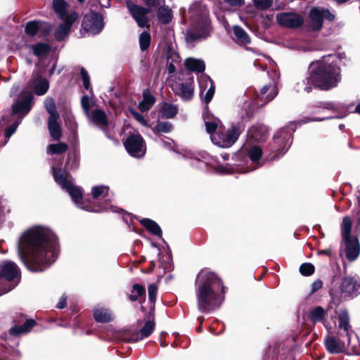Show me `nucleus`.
<instances>
[{
  "instance_id": "57",
  "label": "nucleus",
  "mask_w": 360,
  "mask_h": 360,
  "mask_svg": "<svg viewBox=\"0 0 360 360\" xmlns=\"http://www.w3.org/2000/svg\"><path fill=\"white\" fill-rule=\"evenodd\" d=\"M105 190H108V186H95L92 188V197L94 199H98L101 195L105 193Z\"/></svg>"
},
{
  "instance_id": "51",
  "label": "nucleus",
  "mask_w": 360,
  "mask_h": 360,
  "mask_svg": "<svg viewBox=\"0 0 360 360\" xmlns=\"http://www.w3.org/2000/svg\"><path fill=\"white\" fill-rule=\"evenodd\" d=\"M39 26L40 27V29L39 30V32L40 34L39 37H46L49 35L53 29L51 24L40 20H39Z\"/></svg>"
},
{
  "instance_id": "21",
  "label": "nucleus",
  "mask_w": 360,
  "mask_h": 360,
  "mask_svg": "<svg viewBox=\"0 0 360 360\" xmlns=\"http://www.w3.org/2000/svg\"><path fill=\"white\" fill-rule=\"evenodd\" d=\"M324 345L330 354L343 353L345 350V342L341 339H336L333 335H327L324 340Z\"/></svg>"
},
{
  "instance_id": "50",
  "label": "nucleus",
  "mask_w": 360,
  "mask_h": 360,
  "mask_svg": "<svg viewBox=\"0 0 360 360\" xmlns=\"http://www.w3.org/2000/svg\"><path fill=\"white\" fill-rule=\"evenodd\" d=\"M22 119L19 117L13 124L7 127L4 131L6 139H9L11 136L15 132L21 122Z\"/></svg>"
},
{
  "instance_id": "42",
  "label": "nucleus",
  "mask_w": 360,
  "mask_h": 360,
  "mask_svg": "<svg viewBox=\"0 0 360 360\" xmlns=\"http://www.w3.org/2000/svg\"><path fill=\"white\" fill-rule=\"evenodd\" d=\"M352 220L349 217L346 216L342 219V226H341V232H342V238H346L348 237L353 236L351 235L352 232Z\"/></svg>"
},
{
  "instance_id": "58",
  "label": "nucleus",
  "mask_w": 360,
  "mask_h": 360,
  "mask_svg": "<svg viewBox=\"0 0 360 360\" xmlns=\"http://www.w3.org/2000/svg\"><path fill=\"white\" fill-rule=\"evenodd\" d=\"M172 53L169 49L167 53V70L169 74H174L176 72V67L173 63V60L169 62V59L172 57Z\"/></svg>"
},
{
  "instance_id": "37",
  "label": "nucleus",
  "mask_w": 360,
  "mask_h": 360,
  "mask_svg": "<svg viewBox=\"0 0 360 360\" xmlns=\"http://www.w3.org/2000/svg\"><path fill=\"white\" fill-rule=\"evenodd\" d=\"M174 129L173 124L167 121H158L155 126L152 129L153 132L155 134H159L161 133H169Z\"/></svg>"
},
{
  "instance_id": "6",
  "label": "nucleus",
  "mask_w": 360,
  "mask_h": 360,
  "mask_svg": "<svg viewBox=\"0 0 360 360\" xmlns=\"http://www.w3.org/2000/svg\"><path fill=\"white\" fill-rule=\"evenodd\" d=\"M20 270L13 261L6 260L0 264V295L15 288L20 282Z\"/></svg>"
},
{
  "instance_id": "28",
  "label": "nucleus",
  "mask_w": 360,
  "mask_h": 360,
  "mask_svg": "<svg viewBox=\"0 0 360 360\" xmlns=\"http://www.w3.org/2000/svg\"><path fill=\"white\" fill-rule=\"evenodd\" d=\"M52 170L54 181L59 184L63 189H65L72 184V182L68 179L69 174L65 169L62 172L60 168H56L53 167Z\"/></svg>"
},
{
  "instance_id": "34",
  "label": "nucleus",
  "mask_w": 360,
  "mask_h": 360,
  "mask_svg": "<svg viewBox=\"0 0 360 360\" xmlns=\"http://www.w3.org/2000/svg\"><path fill=\"white\" fill-rule=\"evenodd\" d=\"M91 119L94 123L101 126H108V121L104 110L96 108L91 111Z\"/></svg>"
},
{
  "instance_id": "55",
  "label": "nucleus",
  "mask_w": 360,
  "mask_h": 360,
  "mask_svg": "<svg viewBox=\"0 0 360 360\" xmlns=\"http://www.w3.org/2000/svg\"><path fill=\"white\" fill-rule=\"evenodd\" d=\"M210 86L208 89V90L207 91L205 96L202 98L203 101L206 104H208L212 101V99L214 96V92H215V85H214V82L211 79H210Z\"/></svg>"
},
{
  "instance_id": "25",
  "label": "nucleus",
  "mask_w": 360,
  "mask_h": 360,
  "mask_svg": "<svg viewBox=\"0 0 360 360\" xmlns=\"http://www.w3.org/2000/svg\"><path fill=\"white\" fill-rule=\"evenodd\" d=\"M177 105L169 102H164L158 110V115L163 120L173 119L178 114Z\"/></svg>"
},
{
  "instance_id": "32",
  "label": "nucleus",
  "mask_w": 360,
  "mask_h": 360,
  "mask_svg": "<svg viewBox=\"0 0 360 360\" xmlns=\"http://www.w3.org/2000/svg\"><path fill=\"white\" fill-rule=\"evenodd\" d=\"M233 36L232 39L240 45H246L250 43L251 40L248 34L240 26L233 27Z\"/></svg>"
},
{
  "instance_id": "30",
  "label": "nucleus",
  "mask_w": 360,
  "mask_h": 360,
  "mask_svg": "<svg viewBox=\"0 0 360 360\" xmlns=\"http://www.w3.org/2000/svg\"><path fill=\"white\" fill-rule=\"evenodd\" d=\"M184 66L187 70L198 73H202L205 70L204 61L193 58H186L184 61Z\"/></svg>"
},
{
  "instance_id": "26",
  "label": "nucleus",
  "mask_w": 360,
  "mask_h": 360,
  "mask_svg": "<svg viewBox=\"0 0 360 360\" xmlns=\"http://www.w3.org/2000/svg\"><path fill=\"white\" fill-rule=\"evenodd\" d=\"M128 298L131 302L138 301L140 304H143L146 301L145 287L139 283L134 284Z\"/></svg>"
},
{
  "instance_id": "3",
  "label": "nucleus",
  "mask_w": 360,
  "mask_h": 360,
  "mask_svg": "<svg viewBox=\"0 0 360 360\" xmlns=\"http://www.w3.org/2000/svg\"><path fill=\"white\" fill-rule=\"evenodd\" d=\"M332 55L322 57L321 60L312 62L309 65L308 84L322 91L336 87L341 80V69Z\"/></svg>"
},
{
  "instance_id": "22",
  "label": "nucleus",
  "mask_w": 360,
  "mask_h": 360,
  "mask_svg": "<svg viewBox=\"0 0 360 360\" xmlns=\"http://www.w3.org/2000/svg\"><path fill=\"white\" fill-rule=\"evenodd\" d=\"M30 82L33 83V90L37 96H43L48 91L49 82L40 74L34 75Z\"/></svg>"
},
{
  "instance_id": "27",
  "label": "nucleus",
  "mask_w": 360,
  "mask_h": 360,
  "mask_svg": "<svg viewBox=\"0 0 360 360\" xmlns=\"http://www.w3.org/2000/svg\"><path fill=\"white\" fill-rule=\"evenodd\" d=\"M179 90L180 96L184 101H190L193 97L194 94V79L190 78L189 82H182L179 84Z\"/></svg>"
},
{
  "instance_id": "46",
  "label": "nucleus",
  "mask_w": 360,
  "mask_h": 360,
  "mask_svg": "<svg viewBox=\"0 0 360 360\" xmlns=\"http://www.w3.org/2000/svg\"><path fill=\"white\" fill-rule=\"evenodd\" d=\"M300 273L304 276H310L314 274L315 267L311 263L306 262L300 265Z\"/></svg>"
},
{
  "instance_id": "35",
  "label": "nucleus",
  "mask_w": 360,
  "mask_h": 360,
  "mask_svg": "<svg viewBox=\"0 0 360 360\" xmlns=\"http://www.w3.org/2000/svg\"><path fill=\"white\" fill-rule=\"evenodd\" d=\"M204 121L206 127V131L208 134H210L211 140L212 141V135H214V133L218 130L219 126L218 125V122L219 120L217 118H214L212 120V116L207 113L204 115Z\"/></svg>"
},
{
  "instance_id": "8",
  "label": "nucleus",
  "mask_w": 360,
  "mask_h": 360,
  "mask_svg": "<svg viewBox=\"0 0 360 360\" xmlns=\"http://www.w3.org/2000/svg\"><path fill=\"white\" fill-rule=\"evenodd\" d=\"M310 25H305L307 30H311L314 32H319L323 27V20L329 22L335 20V15L328 8L322 7H313L309 12Z\"/></svg>"
},
{
  "instance_id": "40",
  "label": "nucleus",
  "mask_w": 360,
  "mask_h": 360,
  "mask_svg": "<svg viewBox=\"0 0 360 360\" xmlns=\"http://www.w3.org/2000/svg\"><path fill=\"white\" fill-rule=\"evenodd\" d=\"M68 4L65 0H53V8L60 18H63L68 11Z\"/></svg>"
},
{
  "instance_id": "39",
  "label": "nucleus",
  "mask_w": 360,
  "mask_h": 360,
  "mask_svg": "<svg viewBox=\"0 0 360 360\" xmlns=\"http://www.w3.org/2000/svg\"><path fill=\"white\" fill-rule=\"evenodd\" d=\"M32 49L34 56L40 57L48 54L51 48L50 46L46 43L38 42L32 45Z\"/></svg>"
},
{
  "instance_id": "60",
  "label": "nucleus",
  "mask_w": 360,
  "mask_h": 360,
  "mask_svg": "<svg viewBox=\"0 0 360 360\" xmlns=\"http://www.w3.org/2000/svg\"><path fill=\"white\" fill-rule=\"evenodd\" d=\"M323 287V282L320 279H317L314 281L311 285V290L310 294L312 295L315 293L316 291L322 288Z\"/></svg>"
},
{
  "instance_id": "1",
  "label": "nucleus",
  "mask_w": 360,
  "mask_h": 360,
  "mask_svg": "<svg viewBox=\"0 0 360 360\" xmlns=\"http://www.w3.org/2000/svg\"><path fill=\"white\" fill-rule=\"evenodd\" d=\"M57 236L48 229L34 226L20 238L18 253L24 265L31 271L39 272L50 266L58 255Z\"/></svg>"
},
{
  "instance_id": "48",
  "label": "nucleus",
  "mask_w": 360,
  "mask_h": 360,
  "mask_svg": "<svg viewBox=\"0 0 360 360\" xmlns=\"http://www.w3.org/2000/svg\"><path fill=\"white\" fill-rule=\"evenodd\" d=\"M79 18V14L76 11H72L70 13H68V11L65 12V15L63 17V18H60L64 22L65 25L68 26L69 27H72V24L76 21V20Z\"/></svg>"
},
{
  "instance_id": "56",
  "label": "nucleus",
  "mask_w": 360,
  "mask_h": 360,
  "mask_svg": "<svg viewBox=\"0 0 360 360\" xmlns=\"http://www.w3.org/2000/svg\"><path fill=\"white\" fill-rule=\"evenodd\" d=\"M253 2L258 9L266 10L271 6L273 0H253Z\"/></svg>"
},
{
  "instance_id": "23",
  "label": "nucleus",
  "mask_w": 360,
  "mask_h": 360,
  "mask_svg": "<svg viewBox=\"0 0 360 360\" xmlns=\"http://www.w3.org/2000/svg\"><path fill=\"white\" fill-rule=\"evenodd\" d=\"M338 321L339 325L338 328L340 330H342L347 340V344H350V338L351 335L350 333L352 331V326L350 325L349 321V315L347 309H345L341 310L340 313L338 315Z\"/></svg>"
},
{
  "instance_id": "31",
  "label": "nucleus",
  "mask_w": 360,
  "mask_h": 360,
  "mask_svg": "<svg viewBox=\"0 0 360 360\" xmlns=\"http://www.w3.org/2000/svg\"><path fill=\"white\" fill-rule=\"evenodd\" d=\"M58 117H49L48 129L50 136L56 141H59L62 136V129L58 122Z\"/></svg>"
},
{
  "instance_id": "47",
  "label": "nucleus",
  "mask_w": 360,
  "mask_h": 360,
  "mask_svg": "<svg viewBox=\"0 0 360 360\" xmlns=\"http://www.w3.org/2000/svg\"><path fill=\"white\" fill-rule=\"evenodd\" d=\"M158 17L160 21L164 24H168L172 20V14L168 9H158Z\"/></svg>"
},
{
  "instance_id": "5",
  "label": "nucleus",
  "mask_w": 360,
  "mask_h": 360,
  "mask_svg": "<svg viewBox=\"0 0 360 360\" xmlns=\"http://www.w3.org/2000/svg\"><path fill=\"white\" fill-rule=\"evenodd\" d=\"M262 156V150L259 146H254L249 148L248 154L243 152L235 154V162L232 165H219L218 171L222 174H231L234 173H247L255 169L248 165L249 160L252 162H258Z\"/></svg>"
},
{
  "instance_id": "7",
  "label": "nucleus",
  "mask_w": 360,
  "mask_h": 360,
  "mask_svg": "<svg viewBox=\"0 0 360 360\" xmlns=\"http://www.w3.org/2000/svg\"><path fill=\"white\" fill-rule=\"evenodd\" d=\"M241 133L242 129L238 124L231 125L228 129L219 125L218 130L212 135V143L221 148H229L236 142Z\"/></svg>"
},
{
  "instance_id": "62",
  "label": "nucleus",
  "mask_w": 360,
  "mask_h": 360,
  "mask_svg": "<svg viewBox=\"0 0 360 360\" xmlns=\"http://www.w3.org/2000/svg\"><path fill=\"white\" fill-rule=\"evenodd\" d=\"M224 1L231 6H241L244 4V0H224Z\"/></svg>"
},
{
  "instance_id": "33",
  "label": "nucleus",
  "mask_w": 360,
  "mask_h": 360,
  "mask_svg": "<svg viewBox=\"0 0 360 360\" xmlns=\"http://www.w3.org/2000/svg\"><path fill=\"white\" fill-rule=\"evenodd\" d=\"M94 318L98 323H109L113 320L111 311L105 308H97L94 310Z\"/></svg>"
},
{
  "instance_id": "19",
  "label": "nucleus",
  "mask_w": 360,
  "mask_h": 360,
  "mask_svg": "<svg viewBox=\"0 0 360 360\" xmlns=\"http://www.w3.org/2000/svg\"><path fill=\"white\" fill-rule=\"evenodd\" d=\"M345 245V254L348 260L352 262L357 259L360 254V243L356 236L342 238Z\"/></svg>"
},
{
  "instance_id": "20",
  "label": "nucleus",
  "mask_w": 360,
  "mask_h": 360,
  "mask_svg": "<svg viewBox=\"0 0 360 360\" xmlns=\"http://www.w3.org/2000/svg\"><path fill=\"white\" fill-rule=\"evenodd\" d=\"M247 136L250 141L262 143L267 139L268 129L264 124H255L248 129Z\"/></svg>"
},
{
  "instance_id": "53",
  "label": "nucleus",
  "mask_w": 360,
  "mask_h": 360,
  "mask_svg": "<svg viewBox=\"0 0 360 360\" xmlns=\"http://www.w3.org/2000/svg\"><path fill=\"white\" fill-rule=\"evenodd\" d=\"M148 299L151 304H155V301L158 294V286L155 283H151L148 285Z\"/></svg>"
},
{
  "instance_id": "44",
  "label": "nucleus",
  "mask_w": 360,
  "mask_h": 360,
  "mask_svg": "<svg viewBox=\"0 0 360 360\" xmlns=\"http://www.w3.org/2000/svg\"><path fill=\"white\" fill-rule=\"evenodd\" d=\"M40 27L39 26V20H31L26 23L25 27V32L30 37H35L39 32Z\"/></svg>"
},
{
  "instance_id": "16",
  "label": "nucleus",
  "mask_w": 360,
  "mask_h": 360,
  "mask_svg": "<svg viewBox=\"0 0 360 360\" xmlns=\"http://www.w3.org/2000/svg\"><path fill=\"white\" fill-rule=\"evenodd\" d=\"M276 20L281 26L290 29H297L304 25V18L295 12L281 13L277 15Z\"/></svg>"
},
{
  "instance_id": "17",
  "label": "nucleus",
  "mask_w": 360,
  "mask_h": 360,
  "mask_svg": "<svg viewBox=\"0 0 360 360\" xmlns=\"http://www.w3.org/2000/svg\"><path fill=\"white\" fill-rule=\"evenodd\" d=\"M25 321V322L21 325H15L10 330V333L13 335H20L22 334H25L31 331V330L37 325V321L33 319H26L25 316L20 314L19 316H17L14 321L16 323H20Z\"/></svg>"
},
{
  "instance_id": "13",
  "label": "nucleus",
  "mask_w": 360,
  "mask_h": 360,
  "mask_svg": "<svg viewBox=\"0 0 360 360\" xmlns=\"http://www.w3.org/2000/svg\"><path fill=\"white\" fill-rule=\"evenodd\" d=\"M126 6L140 27H149V18L148 15L151 11L150 8L137 5L132 0H127Z\"/></svg>"
},
{
  "instance_id": "38",
  "label": "nucleus",
  "mask_w": 360,
  "mask_h": 360,
  "mask_svg": "<svg viewBox=\"0 0 360 360\" xmlns=\"http://www.w3.org/2000/svg\"><path fill=\"white\" fill-rule=\"evenodd\" d=\"M270 88L271 85H264L261 89L259 94L257 95L258 98L260 101H264V102L261 104L262 106L272 101L277 94L276 92H271L270 94H266Z\"/></svg>"
},
{
  "instance_id": "18",
  "label": "nucleus",
  "mask_w": 360,
  "mask_h": 360,
  "mask_svg": "<svg viewBox=\"0 0 360 360\" xmlns=\"http://www.w3.org/2000/svg\"><path fill=\"white\" fill-rule=\"evenodd\" d=\"M328 309H324L321 306H316L308 314L309 321L313 323H322L328 331L332 330L331 324L326 320Z\"/></svg>"
},
{
  "instance_id": "52",
  "label": "nucleus",
  "mask_w": 360,
  "mask_h": 360,
  "mask_svg": "<svg viewBox=\"0 0 360 360\" xmlns=\"http://www.w3.org/2000/svg\"><path fill=\"white\" fill-rule=\"evenodd\" d=\"M128 111L131 113V115L133 116V117L139 122L141 125L144 127L148 126V122L146 120L144 117L137 112L134 108H129Z\"/></svg>"
},
{
  "instance_id": "4",
  "label": "nucleus",
  "mask_w": 360,
  "mask_h": 360,
  "mask_svg": "<svg viewBox=\"0 0 360 360\" xmlns=\"http://www.w3.org/2000/svg\"><path fill=\"white\" fill-rule=\"evenodd\" d=\"M188 15L191 24L185 37L187 43L205 40L211 36L212 27L209 11L205 5L195 2L189 8Z\"/></svg>"
},
{
  "instance_id": "9",
  "label": "nucleus",
  "mask_w": 360,
  "mask_h": 360,
  "mask_svg": "<svg viewBox=\"0 0 360 360\" xmlns=\"http://www.w3.org/2000/svg\"><path fill=\"white\" fill-rule=\"evenodd\" d=\"M296 122H290L289 125L283 127L274 136V147L276 148L278 155L285 154L292 143L293 133L296 130Z\"/></svg>"
},
{
  "instance_id": "61",
  "label": "nucleus",
  "mask_w": 360,
  "mask_h": 360,
  "mask_svg": "<svg viewBox=\"0 0 360 360\" xmlns=\"http://www.w3.org/2000/svg\"><path fill=\"white\" fill-rule=\"evenodd\" d=\"M144 318H146V320L155 321V304H151L149 311L146 312Z\"/></svg>"
},
{
  "instance_id": "24",
  "label": "nucleus",
  "mask_w": 360,
  "mask_h": 360,
  "mask_svg": "<svg viewBox=\"0 0 360 360\" xmlns=\"http://www.w3.org/2000/svg\"><path fill=\"white\" fill-rule=\"evenodd\" d=\"M142 96L143 99L139 103L138 108L142 112H148L155 103L156 98L148 88L143 89Z\"/></svg>"
},
{
  "instance_id": "54",
  "label": "nucleus",
  "mask_w": 360,
  "mask_h": 360,
  "mask_svg": "<svg viewBox=\"0 0 360 360\" xmlns=\"http://www.w3.org/2000/svg\"><path fill=\"white\" fill-rule=\"evenodd\" d=\"M81 77L83 81V86L86 90H91L90 77L86 70L82 67L80 70Z\"/></svg>"
},
{
  "instance_id": "10",
  "label": "nucleus",
  "mask_w": 360,
  "mask_h": 360,
  "mask_svg": "<svg viewBox=\"0 0 360 360\" xmlns=\"http://www.w3.org/2000/svg\"><path fill=\"white\" fill-rule=\"evenodd\" d=\"M144 322V325L139 330L131 329L125 330L122 333V338L127 342H136L141 340L148 338L155 328V322L153 320H146L144 318L143 321L138 320L137 324L139 325Z\"/></svg>"
},
{
  "instance_id": "64",
  "label": "nucleus",
  "mask_w": 360,
  "mask_h": 360,
  "mask_svg": "<svg viewBox=\"0 0 360 360\" xmlns=\"http://www.w3.org/2000/svg\"><path fill=\"white\" fill-rule=\"evenodd\" d=\"M155 267V262L154 260H151L150 262L149 266L147 269H146L145 270H143V271L146 274H151L154 271Z\"/></svg>"
},
{
  "instance_id": "43",
  "label": "nucleus",
  "mask_w": 360,
  "mask_h": 360,
  "mask_svg": "<svg viewBox=\"0 0 360 360\" xmlns=\"http://www.w3.org/2000/svg\"><path fill=\"white\" fill-rule=\"evenodd\" d=\"M70 29V27L64 23H60L54 32V37L58 41H62L64 40L65 37L69 34Z\"/></svg>"
},
{
  "instance_id": "45",
  "label": "nucleus",
  "mask_w": 360,
  "mask_h": 360,
  "mask_svg": "<svg viewBox=\"0 0 360 360\" xmlns=\"http://www.w3.org/2000/svg\"><path fill=\"white\" fill-rule=\"evenodd\" d=\"M68 149V145L65 142H59L49 146V150L51 154L60 155L65 153Z\"/></svg>"
},
{
  "instance_id": "11",
  "label": "nucleus",
  "mask_w": 360,
  "mask_h": 360,
  "mask_svg": "<svg viewBox=\"0 0 360 360\" xmlns=\"http://www.w3.org/2000/svg\"><path fill=\"white\" fill-rule=\"evenodd\" d=\"M123 144L131 157L141 158L146 153V141L139 133L129 134Z\"/></svg>"
},
{
  "instance_id": "12",
  "label": "nucleus",
  "mask_w": 360,
  "mask_h": 360,
  "mask_svg": "<svg viewBox=\"0 0 360 360\" xmlns=\"http://www.w3.org/2000/svg\"><path fill=\"white\" fill-rule=\"evenodd\" d=\"M104 25L103 15L92 11L84 16L82 24L85 32L94 35L99 34L103 30Z\"/></svg>"
},
{
  "instance_id": "63",
  "label": "nucleus",
  "mask_w": 360,
  "mask_h": 360,
  "mask_svg": "<svg viewBox=\"0 0 360 360\" xmlns=\"http://www.w3.org/2000/svg\"><path fill=\"white\" fill-rule=\"evenodd\" d=\"M67 306V296L63 295L60 297L58 303L56 305V307L58 309H64Z\"/></svg>"
},
{
  "instance_id": "59",
  "label": "nucleus",
  "mask_w": 360,
  "mask_h": 360,
  "mask_svg": "<svg viewBox=\"0 0 360 360\" xmlns=\"http://www.w3.org/2000/svg\"><path fill=\"white\" fill-rule=\"evenodd\" d=\"M81 104H82V106L84 110L86 112V113L88 114L90 108H91L89 96L84 95L82 97Z\"/></svg>"
},
{
  "instance_id": "41",
  "label": "nucleus",
  "mask_w": 360,
  "mask_h": 360,
  "mask_svg": "<svg viewBox=\"0 0 360 360\" xmlns=\"http://www.w3.org/2000/svg\"><path fill=\"white\" fill-rule=\"evenodd\" d=\"M139 46L142 51H148L151 44V35L147 32L144 31L139 35Z\"/></svg>"
},
{
  "instance_id": "29",
  "label": "nucleus",
  "mask_w": 360,
  "mask_h": 360,
  "mask_svg": "<svg viewBox=\"0 0 360 360\" xmlns=\"http://www.w3.org/2000/svg\"><path fill=\"white\" fill-rule=\"evenodd\" d=\"M139 222L151 234L162 238V231L157 222L149 218L141 219Z\"/></svg>"
},
{
  "instance_id": "2",
  "label": "nucleus",
  "mask_w": 360,
  "mask_h": 360,
  "mask_svg": "<svg viewBox=\"0 0 360 360\" xmlns=\"http://www.w3.org/2000/svg\"><path fill=\"white\" fill-rule=\"evenodd\" d=\"M195 285L198 309L200 312L208 314L220 307L227 288L218 274L202 269L197 275Z\"/></svg>"
},
{
  "instance_id": "49",
  "label": "nucleus",
  "mask_w": 360,
  "mask_h": 360,
  "mask_svg": "<svg viewBox=\"0 0 360 360\" xmlns=\"http://www.w3.org/2000/svg\"><path fill=\"white\" fill-rule=\"evenodd\" d=\"M45 107L49 114V117H59V114L57 112L56 105L53 98L46 100Z\"/></svg>"
},
{
  "instance_id": "36",
  "label": "nucleus",
  "mask_w": 360,
  "mask_h": 360,
  "mask_svg": "<svg viewBox=\"0 0 360 360\" xmlns=\"http://www.w3.org/2000/svg\"><path fill=\"white\" fill-rule=\"evenodd\" d=\"M64 190L69 193L74 202L77 205L83 204V194L78 186H74L72 183Z\"/></svg>"
},
{
  "instance_id": "15",
  "label": "nucleus",
  "mask_w": 360,
  "mask_h": 360,
  "mask_svg": "<svg viewBox=\"0 0 360 360\" xmlns=\"http://www.w3.org/2000/svg\"><path fill=\"white\" fill-rule=\"evenodd\" d=\"M360 283L352 276H344L339 285V292L345 298H354L360 292Z\"/></svg>"
},
{
  "instance_id": "14",
  "label": "nucleus",
  "mask_w": 360,
  "mask_h": 360,
  "mask_svg": "<svg viewBox=\"0 0 360 360\" xmlns=\"http://www.w3.org/2000/svg\"><path fill=\"white\" fill-rule=\"evenodd\" d=\"M34 95L30 91L21 94V98L12 105L11 115L25 116L32 110L34 105Z\"/></svg>"
}]
</instances>
